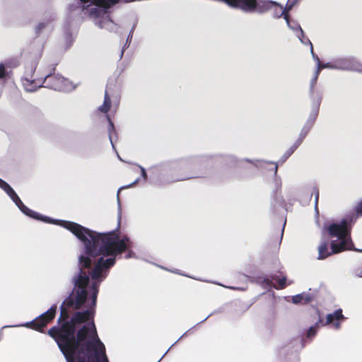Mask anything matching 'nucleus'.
I'll return each mask as SVG.
<instances>
[{"mask_svg":"<svg viewBox=\"0 0 362 362\" xmlns=\"http://www.w3.org/2000/svg\"><path fill=\"white\" fill-rule=\"evenodd\" d=\"M288 25L293 30H298L302 36L304 35V32L303 29L301 28L300 25L297 23H293V24H291V21L289 20V24H288Z\"/></svg>","mask_w":362,"mask_h":362,"instance_id":"nucleus-21","label":"nucleus"},{"mask_svg":"<svg viewBox=\"0 0 362 362\" xmlns=\"http://www.w3.org/2000/svg\"><path fill=\"white\" fill-rule=\"evenodd\" d=\"M313 299V296L310 294H308V293H303V304H307L308 303H310V301H312Z\"/></svg>","mask_w":362,"mask_h":362,"instance_id":"nucleus-27","label":"nucleus"},{"mask_svg":"<svg viewBox=\"0 0 362 362\" xmlns=\"http://www.w3.org/2000/svg\"><path fill=\"white\" fill-rule=\"evenodd\" d=\"M45 87L58 91H65L69 88V81L59 74H47L42 82Z\"/></svg>","mask_w":362,"mask_h":362,"instance_id":"nucleus-6","label":"nucleus"},{"mask_svg":"<svg viewBox=\"0 0 362 362\" xmlns=\"http://www.w3.org/2000/svg\"><path fill=\"white\" fill-rule=\"evenodd\" d=\"M317 328L315 326L310 327L307 332V337H313L317 333Z\"/></svg>","mask_w":362,"mask_h":362,"instance_id":"nucleus-25","label":"nucleus"},{"mask_svg":"<svg viewBox=\"0 0 362 362\" xmlns=\"http://www.w3.org/2000/svg\"><path fill=\"white\" fill-rule=\"evenodd\" d=\"M316 314L318 317V320L315 324V327L317 328L318 327H324L328 325L333 323V326L335 329L340 328V322L339 320H344L345 317L342 314V310L341 308L336 310L333 313L328 314L327 315L326 320H324L322 317L319 310H316Z\"/></svg>","mask_w":362,"mask_h":362,"instance_id":"nucleus-7","label":"nucleus"},{"mask_svg":"<svg viewBox=\"0 0 362 362\" xmlns=\"http://www.w3.org/2000/svg\"><path fill=\"white\" fill-rule=\"evenodd\" d=\"M264 282L274 286L276 289H284L286 286V277L285 276L279 277L276 275L272 276V279H265Z\"/></svg>","mask_w":362,"mask_h":362,"instance_id":"nucleus-13","label":"nucleus"},{"mask_svg":"<svg viewBox=\"0 0 362 362\" xmlns=\"http://www.w3.org/2000/svg\"><path fill=\"white\" fill-rule=\"evenodd\" d=\"M351 220L343 218L339 223L325 225L324 230L330 238L337 240H323L318 247V259H324L346 250H357L351 238Z\"/></svg>","mask_w":362,"mask_h":362,"instance_id":"nucleus-3","label":"nucleus"},{"mask_svg":"<svg viewBox=\"0 0 362 362\" xmlns=\"http://www.w3.org/2000/svg\"><path fill=\"white\" fill-rule=\"evenodd\" d=\"M295 6V2L294 3H291L289 1V0L288 1L287 4H286V6L285 8H284V10H286V13H288L289 11L292 9V8Z\"/></svg>","mask_w":362,"mask_h":362,"instance_id":"nucleus-29","label":"nucleus"},{"mask_svg":"<svg viewBox=\"0 0 362 362\" xmlns=\"http://www.w3.org/2000/svg\"><path fill=\"white\" fill-rule=\"evenodd\" d=\"M18 64L19 62L16 59L6 61L4 64L1 63V82L7 81L11 86H14L11 69L17 67Z\"/></svg>","mask_w":362,"mask_h":362,"instance_id":"nucleus-8","label":"nucleus"},{"mask_svg":"<svg viewBox=\"0 0 362 362\" xmlns=\"http://www.w3.org/2000/svg\"><path fill=\"white\" fill-rule=\"evenodd\" d=\"M229 6L238 8L245 13H254L255 0H223Z\"/></svg>","mask_w":362,"mask_h":362,"instance_id":"nucleus-9","label":"nucleus"},{"mask_svg":"<svg viewBox=\"0 0 362 362\" xmlns=\"http://www.w3.org/2000/svg\"><path fill=\"white\" fill-rule=\"evenodd\" d=\"M354 212L357 216H362V199L354 207Z\"/></svg>","mask_w":362,"mask_h":362,"instance_id":"nucleus-23","label":"nucleus"},{"mask_svg":"<svg viewBox=\"0 0 362 362\" xmlns=\"http://www.w3.org/2000/svg\"><path fill=\"white\" fill-rule=\"evenodd\" d=\"M88 6H83V10H84V9L87 8V7H88Z\"/></svg>","mask_w":362,"mask_h":362,"instance_id":"nucleus-36","label":"nucleus"},{"mask_svg":"<svg viewBox=\"0 0 362 362\" xmlns=\"http://www.w3.org/2000/svg\"><path fill=\"white\" fill-rule=\"evenodd\" d=\"M298 145H297L296 143H294L284 154V156L281 158V162H285L293 153L294 151L298 148Z\"/></svg>","mask_w":362,"mask_h":362,"instance_id":"nucleus-18","label":"nucleus"},{"mask_svg":"<svg viewBox=\"0 0 362 362\" xmlns=\"http://www.w3.org/2000/svg\"><path fill=\"white\" fill-rule=\"evenodd\" d=\"M127 187H122V188H120V189L118 190V192H117V197H119V194L120 191H121L122 189H124V188H127Z\"/></svg>","mask_w":362,"mask_h":362,"instance_id":"nucleus-34","label":"nucleus"},{"mask_svg":"<svg viewBox=\"0 0 362 362\" xmlns=\"http://www.w3.org/2000/svg\"><path fill=\"white\" fill-rule=\"evenodd\" d=\"M107 119L109 122V127H108L109 135H110V138L111 139L112 133L115 132V127H114L113 122H112V120L110 119L109 116H107Z\"/></svg>","mask_w":362,"mask_h":362,"instance_id":"nucleus-28","label":"nucleus"},{"mask_svg":"<svg viewBox=\"0 0 362 362\" xmlns=\"http://www.w3.org/2000/svg\"><path fill=\"white\" fill-rule=\"evenodd\" d=\"M111 107V98L107 89L105 90L104 95V101L103 105L99 107V110L104 112L107 113Z\"/></svg>","mask_w":362,"mask_h":362,"instance_id":"nucleus-16","label":"nucleus"},{"mask_svg":"<svg viewBox=\"0 0 362 362\" xmlns=\"http://www.w3.org/2000/svg\"><path fill=\"white\" fill-rule=\"evenodd\" d=\"M44 27H45L44 24L40 23L38 25L37 29L40 30L42 29Z\"/></svg>","mask_w":362,"mask_h":362,"instance_id":"nucleus-30","label":"nucleus"},{"mask_svg":"<svg viewBox=\"0 0 362 362\" xmlns=\"http://www.w3.org/2000/svg\"><path fill=\"white\" fill-rule=\"evenodd\" d=\"M56 311L57 305H52L47 311L31 322H28L25 327L40 332H43L44 328L54 319Z\"/></svg>","mask_w":362,"mask_h":362,"instance_id":"nucleus-5","label":"nucleus"},{"mask_svg":"<svg viewBox=\"0 0 362 362\" xmlns=\"http://www.w3.org/2000/svg\"><path fill=\"white\" fill-rule=\"evenodd\" d=\"M97 11V8H93V10L92 11V13H95Z\"/></svg>","mask_w":362,"mask_h":362,"instance_id":"nucleus-37","label":"nucleus"},{"mask_svg":"<svg viewBox=\"0 0 362 362\" xmlns=\"http://www.w3.org/2000/svg\"><path fill=\"white\" fill-rule=\"evenodd\" d=\"M276 172L277 171V165L275 167Z\"/></svg>","mask_w":362,"mask_h":362,"instance_id":"nucleus-38","label":"nucleus"},{"mask_svg":"<svg viewBox=\"0 0 362 362\" xmlns=\"http://www.w3.org/2000/svg\"><path fill=\"white\" fill-rule=\"evenodd\" d=\"M317 115H318V110H316L314 111V112L313 113V121L311 122H307L304 127L302 128L301 131H300V133L299 134V137L298 138V139L295 141V143L300 146L303 141L304 140V139L306 137V136L308 135V134L310 132V131L311 130L312 127H313V123H314V121L315 120V119L317 118Z\"/></svg>","mask_w":362,"mask_h":362,"instance_id":"nucleus-11","label":"nucleus"},{"mask_svg":"<svg viewBox=\"0 0 362 362\" xmlns=\"http://www.w3.org/2000/svg\"><path fill=\"white\" fill-rule=\"evenodd\" d=\"M299 1L300 0H289V1L291 2V3H294L295 2V5L297 4Z\"/></svg>","mask_w":362,"mask_h":362,"instance_id":"nucleus-32","label":"nucleus"},{"mask_svg":"<svg viewBox=\"0 0 362 362\" xmlns=\"http://www.w3.org/2000/svg\"><path fill=\"white\" fill-rule=\"evenodd\" d=\"M104 356H105V354ZM105 357H106V356H105ZM105 362H108L107 358H105ZM91 361L92 360L88 361H81V362H92Z\"/></svg>","mask_w":362,"mask_h":362,"instance_id":"nucleus-35","label":"nucleus"},{"mask_svg":"<svg viewBox=\"0 0 362 362\" xmlns=\"http://www.w3.org/2000/svg\"><path fill=\"white\" fill-rule=\"evenodd\" d=\"M313 58L317 62V72L320 73V71L323 69H327V68L334 69V68H335V66H334L331 63H322L320 62L319 57L315 54V57H313Z\"/></svg>","mask_w":362,"mask_h":362,"instance_id":"nucleus-17","label":"nucleus"},{"mask_svg":"<svg viewBox=\"0 0 362 362\" xmlns=\"http://www.w3.org/2000/svg\"><path fill=\"white\" fill-rule=\"evenodd\" d=\"M313 195H315V208L317 209L318 202H319V196H320L319 189L317 187H315L313 189L311 196H313Z\"/></svg>","mask_w":362,"mask_h":362,"instance_id":"nucleus-22","label":"nucleus"},{"mask_svg":"<svg viewBox=\"0 0 362 362\" xmlns=\"http://www.w3.org/2000/svg\"><path fill=\"white\" fill-rule=\"evenodd\" d=\"M273 11V17L276 18H279L281 16H284V18L286 20L287 24H289V14L286 13V10L284 9V7L276 2L274 1V8L272 9Z\"/></svg>","mask_w":362,"mask_h":362,"instance_id":"nucleus-14","label":"nucleus"},{"mask_svg":"<svg viewBox=\"0 0 362 362\" xmlns=\"http://www.w3.org/2000/svg\"><path fill=\"white\" fill-rule=\"evenodd\" d=\"M23 84L28 91H34L37 88L41 87V81H35V79L30 80L28 78H25L23 81Z\"/></svg>","mask_w":362,"mask_h":362,"instance_id":"nucleus-15","label":"nucleus"},{"mask_svg":"<svg viewBox=\"0 0 362 362\" xmlns=\"http://www.w3.org/2000/svg\"><path fill=\"white\" fill-rule=\"evenodd\" d=\"M92 317L90 310L76 312L69 320L49 329L48 334L56 341L66 362L90 361L92 351L105 355V346L98 337L93 322L90 326L83 325L76 330L77 325L88 322Z\"/></svg>","mask_w":362,"mask_h":362,"instance_id":"nucleus-2","label":"nucleus"},{"mask_svg":"<svg viewBox=\"0 0 362 362\" xmlns=\"http://www.w3.org/2000/svg\"><path fill=\"white\" fill-rule=\"evenodd\" d=\"M303 293L298 294L292 298V302L295 304L303 303Z\"/></svg>","mask_w":362,"mask_h":362,"instance_id":"nucleus-24","label":"nucleus"},{"mask_svg":"<svg viewBox=\"0 0 362 362\" xmlns=\"http://www.w3.org/2000/svg\"><path fill=\"white\" fill-rule=\"evenodd\" d=\"M56 66H57V64H54V66H52V69H51V71H52V72H54L55 69H56Z\"/></svg>","mask_w":362,"mask_h":362,"instance_id":"nucleus-33","label":"nucleus"},{"mask_svg":"<svg viewBox=\"0 0 362 362\" xmlns=\"http://www.w3.org/2000/svg\"><path fill=\"white\" fill-rule=\"evenodd\" d=\"M274 1L267 0H255L254 13H264L274 8Z\"/></svg>","mask_w":362,"mask_h":362,"instance_id":"nucleus-12","label":"nucleus"},{"mask_svg":"<svg viewBox=\"0 0 362 362\" xmlns=\"http://www.w3.org/2000/svg\"><path fill=\"white\" fill-rule=\"evenodd\" d=\"M319 74H320V72H317V71L316 70L315 71V75H314V77L312 79L311 81V83H310V89L311 90L313 91V88H314V86L317 83V78H318V76H319Z\"/></svg>","mask_w":362,"mask_h":362,"instance_id":"nucleus-26","label":"nucleus"},{"mask_svg":"<svg viewBox=\"0 0 362 362\" xmlns=\"http://www.w3.org/2000/svg\"><path fill=\"white\" fill-rule=\"evenodd\" d=\"M1 189H3L16 204L19 209L25 215L36 220L42 221L47 223H51L49 217L43 216L41 214L28 208L21 200L13 188L5 181L1 180Z\"/></svg>","mask_w":362,"mask_h":362,"instance_id":"nucleus-4","label":"nucleus"},{"mask_svg":"<svg viewBox=\"0 0 362 362\" xmlns=\"http://www.w3.org/2000/svg\"><path fill=\"white\" fill-rule=\"evenodd\" d=\"M71 295H73L74 297L75 298L76 295V290H75V288H74V291H72V293L64 300L62 305H61L60 307V315L58 318V320H57V322H58V325L57 326H60L62 323H63L64 322H66L68 320H69V311L67 310V308L64 306H67V307H69V308H74L75 310H77L76 308H75V305H68L65 301L66 300L71 296Z\"/></svg>","mask_w":362,"mask_h":362,"instance_id":"nucleus-10","label":"nucleus"},{"mask_svg":"<svg viewBox=\"0 0 362 362\" xmlns=\"http://www.w3.org/2000/svg\"><path fill=\"white\" fill-rule=\"evenodd\" d=\"M61 226L71 232L85 247L86 255L78 258L79 272L72 279L76 295L75 298L71 295L65 301L68 305L81 309L87 299L90 277L97 280L103 269L114 266L116 257L127 250L129 239L119 238L115 230L98 233L72 221H61Z\"/></svg>","mask_w":362,"mask_h":362,"instance_id":"nucleus-1","label":"nucleus"},{"mask_svg":"<svg viewBox=\"0 0 362 362\" xmlns=\"http://www.w3.org/2000/svg\"><path fill=\"white\" fill-rule=\"evenodd\" d=\"M98 286H99V285L96 282H94L92 284V290H93L92 298H93V303L94 305H95L97 296H98V293L99 291Z\"/></svg>","mask_w":362,"mask_h":362,"instance_id":"nucleus-20","label":"nucleus"},{"mask_svg":"<svg viewBox=\"0 0 362 362\" xmlns=\"http://www.w3.org/2000/svg\"><path fill=\"white\" fill-rule=\"evenodd\" d=\"M298 38L300 40V41L303 43V44H305V45H310V51H311V53L313 54V57H315V53H314V50H313V44L312 42H310V40L308 38V37H305V35L303 36H302L300 35V33H299V35H298Z\"/></svg>","mask_w":362,"mask_h":362,"instance_id":"nucleus-19","label":"nucleus"},{"mask_svg":"<svg viewBox=\"0 0 362 362\" xmlns=\"http://www.w3.org/2000/svg\"><path fill=\"white\" fill-rule=\"evenodd\" d=\"M82 4H87L88 3L90 0H79Z\"/></svg>","mask_w":362,"mask_h":362,"instance_id":"nucleus-31","label":"nucleus"}]
</instances>
